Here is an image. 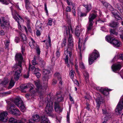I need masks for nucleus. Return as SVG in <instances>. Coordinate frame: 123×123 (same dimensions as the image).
Here are the masks:
<instances>
[{"label": "nucleus", "mask_w": 123, "mask_h": 123, "mask_svg": "<svg viewBox=\"0 0 123 123\" xmlns=\"http://www.w3.org/2000/svg\"><path fill=\"white\" fill-rule=\"evenodd\" d=\"M15 60L18 63L15 64L12 67L13 70L15 72L14 75V79L17 80L19 78L22 69V63L23 58L21 54H17L15 56Z\"/></svg>", "instance_id": "f257e3e1"}, {"label": "nucleus", "mask_w": 123, "mask_h": 123, "mask_svg": "<svg viewBox=\"0 0 123 123\" xmlns=\"http://www.w3.org/2000/svg\"><path fill=\"white\" fill-rule=\"evenodd\" d=\"M40 120L42 123H50L47 118L44 116H42L41 118L38 115L33 116L32 118L29 120V122L27 123H34L35 122H37Z\"/></svg>", "instance_id": "f03ea898"}, {"label": "nucleus", "mask_w": 123, "mask_h": 123, "mask_svg": "<svg viewBox=\"0 0 123 123\" xmlns=\"http://www.w3.org/2000/svg\"><path fill=\"white\" fill-rule=\"evenodd\" d=\"M14 5L12 4V6L10 7L11 10L13 17L15 20L17 22L18 28L20 30L21 28V27L19 23V20H20V19H21V20H22V18L20 15H18L16 11L14 10L13 8L14 7Z\"/></svg>", "instance_id": "7ed1b4c3"}, {"label": "nucleus", "mask_w": 123, "mask_h": 123, "mask_svg": "<svg viewBox=\"0 0 123 123\" xmlns=\"http://www.w3.org/2000/svg\"><path fill=\"white\" fill-rule=\"evenodd\" d=\"M72 29L71 26H68L66 28V34L68 36V39L69 43V46L67 48H72V49L73 50V39L72 35L70 34V33H72Z\"/></svg>", "instance_id": "20e7f679"}, {"label": "nucleus", "mask_w": 123, "mask_h": 123, "mask_svg": "<svg viewBox=\"0 0 123 123\" xmlns=\"http://www.w3.org/2000/svg\"><path fill=\"white\" fill-rule=\"evenodd\" d=\"M35 84L37 87V92L39 94L43 95L45 92L47 88L46 85L42 87L41 86L40 82L39 80H37L34 82Z\"/></svg>", "instance_id": "39448f33"}, {"label": "nucleus", "mask_w": 123, "mask_h": 123, "mask_svg": "<svg viewBox=\"0 0 123 123\" xmlns=\"http://www.w3.org/2000/svg\"><path fill=\"white\" fill-rule=\"evenodd\" d=\"M14 104L9 102L7 107V109L11 113L16 116L20 115V113L19 110L15 109Z\"/></svg>", "instance_id": "423d86ee"}, {"label": "nucleus", "mask_w": 123, "mask_h": 123, "mask_svg": "<svg viewBox=\"0 0 123 123\" xmlns=\"http://www.w3.org/2000/svg\"><path fill=\"white\" fill-rule=\"evenodd\" d=\"M106 41L111 44H112L115 46L119 47L120 45V42L119 41L116 39L114 37L110 35H108L105 37Z\"/></svg>", "instance_id": "0eeeda50"}, {"label": "nucleus", "mask_w": 123, "mask_h": 123, "mask_svg": "<svg viewBox=\"0 0 123 123\" xmlns=\"http://www.w3.org/2000/svg\"><path fill=\"white\" fill-rule=\"evenodd\" d=\"M108 9L112 12V13L116 18L118 20L123 19V17L119 13L117 10L114 9L111 5H109Z\"/></svg>", "instance_id": "6e6552de"}, {"label": "nucleus", "mask_w": 123, "mask_h": 123, "mask_svg": "<svg viewBox=\"0 0 123 123\" xmlns=\"http://www.w3.org/2000/svg\"><path fill=\"white\" fill-rule=\"evenodd\" d=\"M99 56L98 52L96 49H94L88 58L89 63L90 65L92 64L94 61Z\"/></svg>", "instance_id": "1a4fd4ad"}, {"label": "nucleus", "mask_w": 123, "mask_h": 123, "mask_svg": "<svg viewBox=\"0 0 123 123\" xmlns=\"http://www.w3.org/2000/svg\"><path fill=\"white\" fill-rule=\"evenodd\" d=\"M9 19L6 17H2L0 18V24H1L2 28L3 29L8 28L9 26Z\"/></svg>", "instance_id": "9d476101"}, {"label": "nucleus", "mask_w": 123, "mask_h": 123, "mask_svg": "<svg viewBox=\"0 0 123 123\" xmlns=\"http://www.w3.org/2000/svg\"><path fill=\"white\" fill-rule=\"evenodd\" d=\"M53 105L51 102L50 103V102L47 103L45 109V111L46 113L49 116L53 115L52 113L53 111Z\"/></svg>", "instance_id": "9b49d317"}, {"label": "nucleus", "mask_w": 123, "mask_h": 123, "mask_svg": "<svg viewBox=\"0 0 123 123\" xmlns=\"http://www.w3.org/2000/svg\"><path fill=\"white\" fill-rule=\"evenodd\" d=\"M123 108V98L120 100L115 109V111L117 115H120L122 112Z\"/></svg>", "instance_id": "f8f14e48"}, {"label": "nucleus", "mask_w": 123, "mask_h": 123, "mask_svg": "<svg viewBox=\"0 0 123 123\" xmlns=\"http://www.w3.org/2000/svg\"><path fill=\"white\" fill-rule=\"evenodd\" d=\"M31 86H33L32 84L28 85L24 84H22L20 86V90L22 92H25L26 91L25 90V89L26 88H30L29 89L30 92H31L32 93L34 94L35 93V92L34 91L32 92L33 88Z\"/></svg>", "instance_id": "ddd939ff"}, {"label": "nucleus", "mask_w": 123, "mask_h": 123, "mask_svg": "<svg viewBox=\"0 0 123 123\" xmlns=\"http://www.w3.org/2000/svg\"><path fill=\"white\" fill-rule=\"evenodd\" d=\"M72 48H66L64 49V54L66 55L65 59V63H68V53L69 55L71 56V52L73 50L72 49Z\"/></svg>", "instance_id": "4468645a"}, {"label": "nucleus", "mask_w": 123, "mask_h": 123, "mask_svg": "<svg viewBox=\"0 0 123 123\" xmlns=\"http://www.w3.org/2000/svg\"><path fill=\"white\" fill-rule=\"evenodd\" d=\"M121 67V63L120 62L113 64L111 67L112 71L115 73L119 71Z\"/></svg>", "instance_id": "2eb2a0df"}, {"label": "nucleus", "mask_w": 123, "mask_h": 123, "mask_svg": "<svg viewBox=\"0 0 123 123\" xmlns=\"http://www.w3.org/2000/svg\"><path fill=\"white\" fill-rule=\"evenodd\" d=\"M7 112H3L0 114V121L4 122H6L7 120Z\"/></svg>", "instance_id": "dca6fc26"}, {"label": "nucleus", "mask_w": 123, "mask_h": 123, "mask_svg": "<svg viewBox=\"0 0 123 123\" xmlns=\"http://www.w3.org/2000/svg\"><path fill=\"white\" fill-rule=\"evenodd\" d=\"M80 38H79V41L78 48L80 49V51L83 52L85 49V42L82 43H80Z\"/></svg>", "instance_id": "f3484780"}, {"label": "nucleus", "mask_w": 123, "mask_h": 123, "mask_svg": "<svg viewBox=\"0 0 123 123\" xmlns=\"http://www.w3.org/2000/svg\"><path fill=\"white\" fill-rule=\"evenodd\" d=\"M56 96L57 100L58 102H61L63 100L64 98L62 95L61 91L57 92L56 94Z\"/></svg>", "instance_id": "a211bd4d"}, {"label": "nucleus", "mask_w": 123, "mask_h": 123, "mask_svg": "<svg viewBox=\"0 0 123 123\" xmlns=\"http://www.w3.org/2000/svg\"><path fill=\"white\" fill-rule=\"evenodd\" d=\"M43 74L44 75L43 78L45 80L48 81V74L50 72L49 70L47 69H43Z\"/></svg>", "instance_id": "6ab92c4d"}, {"label": "nucleus", "mask_w": 123, "mask_h": 123, "mask_svg": "<svg viewBox=\"0 0 123 123\" xmlns=\"http://www.w3.org/2000/svg\"><path fill=\"white\" fill-rule=\"evenodd\" d=\"M54 76L55 77H56L58 80L60 81L59 82V86H60V87L61 88V87H62V82L61 81L62 78L61 75L59 73L57 72L55 74Z\"/></svg>", "instance_id": "aec40b11"}, {"label": "nucleus", "mask_w": 123, "mask_h": 123, "mask_svg": "<svg viewBox=\"0 0 123 123\" xmlns=\"http://www.w3.org/2000/svg\"><path fill=\"white\" fill-rule=\"evenodd\" d=\"M97 16L96 14L94 13H90L88 17L89 22L94 23L93 20Z\"/></svg>", "instance_id": "412c9836"}, {"label": "nucleus", "mask_w": 123, "mask_h": 123, "mask_svg": "<svg viewBox=\"0 0 123 123\" xmlns=\"http://www.w3.org/2000/svg\"><path fill=\"white\" fill-rule=\"evenodd\" d=\"M99 90L102 93L105 95H108L109 94V91L111 90L107 88L104 89L102 88H100Z\"/></svg>", "instance_id": "4be33fe9"}, {"label": "nucleus", "mask_w": 123, "mask_h": 123, "mask_svg": "<svg viewBox=\"0 0 123 123\" xmlns=\"http://www.w3.org/2000/svg\"><path fill=\"white\" fill-rule=\"evenodd\" d=\"M23 102L21 98H15L14 100V102L18 107L20 106V105Z\"/></svg>", "instance_id": "5701e85b"}, {"label": "nucleus", "mask_w": 123, "mask_h": 123, "mask_svg": "<svg viewBox=\"0 0 123 123\" xmlns=\"http://www.w3.org/2000/svg\"><path fill=\"white\" fill-rule=\"evenodd\" d=\"M102 114L105 115V117H106L108 116L109 117L110 115V114L109 113L108 111H107V107L105 106H104L102 108Z\"/></svg>", "instance_id": "b1692460"}, {"label": "nucleus", "mask_w": 123, "mask_h": 123, "mask_svg": "<svg viewBox=\"0 0 123 123\" xmlns=\"http://www.w3.org/2000/svg\"><path fill=\"white\" fill-rule=\"evenodd\" d=\"M54 108L55 111L58 112V113H60L62 111V110L61 109L58 103L55 102Z\"/></svg>", "instance_id": "393cba45"}, {"label": "nucleus", "mask_w": 123, "mask_h": 123, "mask_svg": "<svg viewBox=\"0 0 123 123\" xmlns=\"http://www.w3.org/2000/svg\"><path fill=\"white\" fill-rule=\"evenodd\" d=\"M8 123H23L22 121L21 120H17L13 117L9 119Z\"/></svg>", "instance_id": "a878e982"}, {"label": "nucleus", "mask_w": 123, "mask_h": 123, "mask_svg": "<svg viewBox=\"0 0 123 123\" xmlns=\"http://www.w3.org/2000/svg\"><path fill=\"white\" fill-rule=\"evenodd\" d=\"M81 31V30L80 28L78 26H77L76 28L75 32V36L77 37L78 38L80 35Z\"/></svg>", "instance_id": "bb28decb"}, {"label": "nucleus", "mask_w": 123, "mask_h": 123, "mask_svg": "<svg viewBox=\"0 0 123 123\" xmlns=\"http://www.w3.org/2000/svg\"><path fill=\"white\" fill-rule=\"evenodd\" d=\"M96 101L98 104H101L102 103H103L104 102L103 98L99 94L96 99Z\"/></svg>", "instance_id": "cd10ccee"}, {"label": "nucleus", "mask_w": 123, "mask_h": 123, "mask_svg": "<svg viewBox=\"0 0 123 123\" xmlns=\"http://www.w3.org/2000/svg\"><path fill=\"white\" fill-rule=\"evenodd\" d=\"M83 74L85 77L86 81L87 83L88 82V74L86 71L85 70L83 71Z\"/></svg>", "instance_id": "c85d7f7f"}, {"label": "nucleus", "mask_w": 123, "mask_h": 123, "mask_svg": "<svg viewBox=\"0 0 123 123\" xmlns=\"http://www.w3.org/2000/svg\"><path fill=\"white\" fill-rule=\"evenodd\" d=\"M9 81V80L7 78H5L0 83V84L3 86H5L8 84Z\"/></svg>", "instance_id": "c756f323"}, {"label": "nucleus", "mask_w": 123, "mask_h": 123, "mask_svg": "<svg viewBox=\"0 0 123 123\" xmlns=\"http://www.w3.org/2000/svg\"><path fill=\"white\" fill-rule=\"evenodd\" d=\"M15 82L14 81L13 79L12 78L10 82L9 85L8 87L9 89L11 88L14 85Z\"/></svg>", "instance_id": "7c9ffc66"}, {"label": "nucleus", "mask_w": 123, "mask_h": 123, "mask_svg": "<svg viewBox=\"0 0 123 123\" xmlns=\"http://www.w3.org/2000/svg\"><path fill=\"white\" fill-rule=\"evenodd\" d=\"M29 45L30 47L32 49L34 48L35 46L36 45V43L35 41L32 38L31 39V41L29 43Z\"/></svg>", "instance_id": "2f4dec72"}, {"label": "nucleus", "mask_w": 123, "mask_h": 123, "mask_svg": "<svg viewBox=\"0 0 123 123\" xmlns=\"http://www.w3.org/2000/svg\"><path fill=\"white\" fill-rule=\"evenodd\" d=\"M83 6L86 9V12L87 13L88 12L92 9V6L91 4L83 5Z\"/></svg>", "instance_id": "473e14b6"}, {"label": "nucleus", "mask_w": 123, "mask_h": 123, "mask_svg": "<svg viewBox=\"0 0 123 123\" xmlns=\"http://www.w3.org/2000/svg\"><path fill=\"white\" fill-rule=\"evenodd\" d=\"M118 23L117 22H113L109 24L110 26L113 28H116L118 26Z\"/></svg>", "instance_id": "72a5a7b5"}, {"label": "nucleus", "mask_w": 123, "mask_h": 123, "mask_svg": "<svg viewBox=\"0 0 123 123\" xmlns=\"http://www.w3.org/2000/svg\"><path fill=\"white\" fill-rule=\"evenodd\" d=\"M20 105V106H18V107L20 108L22 112H24L26 108L23 102Z\"/></svg>", "instance_id": "f704fd0d"}, {"label": "nucleus", "mask_w": 123, "mask_h": 123, "mask_svg": "<svg viewBox=\"0 0 123 123\" xmlns=\"http://www.w3.org/2000/svg\"><path fill=\"white\" fill-rule=\"evenodd\" d=\"M29 70L31 69L32 71L35 72L36 71H39L40 70L38 68H36L34 66H29Z\"/></svg>", "instance_id": "c9c22d12"}, {"label": "nucleus", "mask_w": 123, "mask_h": 123, "mask_svg": "<svg viewBox=\"0 0 123 123\" xmlns=\"http://www.w3.org/2000/svg\"><path fill=\"white\" fill-rule=\"evenodd\" d=\"M39 64L41 67H44L45 66V62L42 59L40 60Z\"/></svg>", "instance_id": "e433bc0d"}, {"label": "nucleus", "mask_w": 123, "mask_h": 123, "mask_svg": "<svg viewBox=\"0 0 123 123\" xmlns=\"http://www.w3.org/2000/svg\"><path fill=\"white\" fill-rule=\"evenodd\" d=\"M110 32L111 35H114L115 36H117L118 35L117 33L116 32L115 30H114L111 29L110 30Z\"/></svg>", "instance_id": "4c0bfd02"}, {"label": "nucleus", "mask_w": 123, "mask_h": 123, "mask_svg": "<svg viewBox=\"0 0 123 123\" xmlns=\"http://www.w3.org/2000/svg\"><path fill=\"white\" fill-rule=\"evenodd\" d=\"M117 57L118 59H120L123 61V54H118L117 56H116L114 58V59Z\"/></svg>", "instance_id": "58836bf2"}, {"label": "nucleus", "mask_w": 123, "mask_h": 123, "mask_svg": "<svg viewBox=\"0 0 123 123\" xmlns=\"http://www.w3.org/2000/svg\"><path fill=\"white\" fill-rule=\"evenodd\" d=\"M93 23H92L91 22H88L89 26L87 28V31H88L90 30L92 28V26L93 25Z\"/></svg>", "instance_id": "ea45409f"}, {"label": "nucleus", "mask_w": 123, "mask_h": 123, "mask_svg": "<svg viewBox=\"0 0 123 123\" xmlns=\"http://www.w3.org/2000/svg\"><path fill=\"white\" fill-rule=\"evenodd\" d=\"M25 7L26 9H28L29 8V5L30 4L29 0H25Z\"/></svg>", "instance_id": "a19ab883"}, {"label": "nucleus", "mask_w": 123, "mask_h": 123, "mask_svg": "<svg viewBox=\"0 0 123 123\" xmlns=\"http://www.w3.org/2000/svg\"><path fill=\"white\" fill-rule=\"evenodd\" d=\"M66 37H64L62 40V47L65 46L66 45Z\"/></svg>", "instance_id": "79ce46f5"}, {"label": "nucleus", "mask_w": 123, "mask_h": 123, "mask_svg": "<svg viewBox=\"0 0 123 123\" xmlns=\"http://www.w3.org/2000/svg\"><path fill=\"white\" fill-rule=\"evenodd\" d=\"M52 19L51 18H49L48 19L47 25L51 26L52 25Z\"/></svg>", "instance_id": "37998d69"}, {"label": "nucleus", "mask_w": 123, "mask_h": 123, "mask_svg": "<svg viewBox=\"0 0 123 123\" xmlns=\"http://www.w3.org/2000/svg\"><path fill=\"white\" fill-rule=\"evenodd\" d=\"M11 93L10 91L3 92L1 93V95L2 96H6L10 94Z\"/></svg>", "instance_id": "c03bdc74"}, {"label": "nucleus", "mask_w": 123, "mask_h": 123, "mask_svg": "<svg viewBox=\"0 0 123 123\" xmlns=\"http://www.w3.org/2000/svg\"><path fill=\"white\" fill-rule=\"evenodd\" d=\"M20 35L22 40L23 41L26 40V38L25 35L22 33H20Z\"/></svg>", "instance_id": "a18cd8bd"}, {"label": "nucleus", "mask_w": 123, "mask_h": 123, "mask_svg": "<svg viewBox=\"0 0 123 123\" xmlns=\"http://www.w3.org/2000/svg\"><path fill=\"white\" fill-rule=\"evenodd\" d=\"M74 72L73 69H72L70 72L69 75L71 78H72L74 76Z\"/></svg>", "instance_id": "49530a36"}, {"label": "nucleus", "mask_w": 123, "mask_h": 123, "mask_svg": "<svg viewBox=\"0 0 123 123\" xmlns=\"http://www.w3.org/2000/svg\"><path fill=\"white\" fill-rule=\"evenodd\" d=\"M80 67L82 69L84 70L85 69V67L82 62H80L79 64Z\"/></svg>", "instance_id": "de8ad7c7"}, {"label": "nucleus", "mask_w": 123, "mask_h": 123, "mask_svg": "<svg viewBox=\"0 0 123 123\" xmlns=\"http://www.w3.org/2000/svg\"><path fill=\"white\" fill-rule=\"evenodd\" d=\"M102 3L104 6L105 7L107 8L109 7V5H110V4H109L105 1H102Z\"/></svg>", "instance_id": "09e8293b"}, {"label": "nucleus", "mask_w": 123, "mask_h": 123, "mask_svg": "<svg viewBox=\"0 0 123 123\" xmlns=\"http://www.w3.org/2000/svg\"><path fill=\"white\" fill-rule=\"evenodd\" d=\"M25 19L26 21L27 24H30V20L29 18H28L27 16H25Z\"/></svg>", "instance_id": "8fccbe9b"}, {"label": "nucleus", "mask_w": 123, "mask_h": 123, "mask_svg": "<svg viewBox=\"0 0 123 123\" xmlns=\"http://www.w3.org/2000/svg\"><path fill=\"white\" fill-rule=\"evenodd\" d=\"M25 48L24 45H22L21 47V52L23 54H24V52L25 51Z\"/></svg>", "instance_id": "3c124183"}, {"label": "nucleus", "mask_w": 123, "mask_h": 123, "mask_svg": "<svg viewBox=\"0 0 123 123\" xmlns=\"http://www.w3.org/2000/svg\"><path fill=\"white\" fill-rule=\"evenodd\" d=\"M10 42L9 41H7L6 43H5V45L6 46V49H8L9 46V43Z\"/></svg>", "instance_id": "603ef678"}, {"label": "nucleus", "mask_w": 123, "mask_h": 123, "mask_svg": "<svg viewBox=\"0 0 123 123\" xmlns=\"http://www.w3.org/2000/svg\"><path fill=\"white\" fill-rule=\"evenodd\" d=\"M87 13L86 12V13H83L82 12H81L80 13V16L81 17L86 16Z\"/></svg>", "instance_id": "864d4df0"}, {"label": "nucleus", "mask_w": 123, "mask_h": 123, "mask_svg": "<svg viewBox=\"0 0 123 123\" xmlns=\"http://www.w3.org/2000/svg\"><path fill=\"white\" fill-rule=\"evenodd\" d=\"M56 56L58 57H59L60 55V53L59 49H58L56 53Z\"/></svg>", "instance_id": "5fc2aeb1"}, {"label": "nucleus", "mask_w": 123, "mask_h": 123, "mask_svg": "<svg viewBox=\"0 0 123 123\" xmlns=\"http://www.w3.org/2000/svg\"><path fill=\"white\" fill-rule=\"evenodd\" d=\"M72 13H73L74 15L75 16H76V12L75 8L74 7H73L72 8Z\"/></svg>", "instance_id": "6e6d98bb"}, {"label": "nucleus", "mask_w": 123, "mask_h": 123, "mask_svg": "<svg viewBox=\"0 0 123 123\" xmlns=\"http://www.w3.org/2000/svg\"><path fill=\"white\" fill-rule=\"evenodd\" d=\"M32 64L34 65H36L37 64V63L36 62L35 56L34 57L33 60L32 61Z\"/></svg>", "instance_id": "4d7b16f0"}, {"label": "nucleus", "mask_w": 123, "mask_h": 123, "mask_svg": "<svg viewBox=\"0 0 123 123\" xmlns=\"http://www.w3.org/2000/svg\"><path fill=\"white\" fill-rule=\"evenodd\" d=\"M48 40H47V42H48V43L49 44L50 47L51 46V39L50 37L49 36H48Z\"/></svg>", "instance_id": "13d9d810"}, {"label": "nucleus", "mask_w": 123, "mask_h": 123, "mask_svg": "<svg viewBox=\"0 0 123 123\" xmlns=\"http://www.w3.org/2000/svg\"><path fill=\"white\" fill-rule=\"evenodd\" d=\"M14 41L15 42L18 43L20 41V39L18 37H16L15 38Z\"/></svg>", "instance_id": "bf43d9fd"}, {"label": "nucleus", "mask_w": 123, "mask_h": 123, "mask_svg": "<svg viewBox=\"0 0 123 123\" xmlns=\"http://www.w3.org/2000/svg\"><path fill=\"white\" fill-rule=\"evenodd\" d=\"M36 75L37 77L38 78H39L41 76L39 72L37 73H34Z\"/></svg>", "instance_id": "052dcab7"}, {"label": "nucleus", "mask_w": 123, "mask_h": 123, "mask_svg": "<svg viewBox=\"0 0 123 123\" xmlns=\"http://www.w3.org/2000/svg\"><path fill=\"white\" fill-rule=\"evenodd\" d=\"M105 118L104 119V121L102 123H106V122L107 121L109 118V117L107 116L106 117H104Z\"/></svg>", "instance_id": "680f3d73"}, {"label": "nucleus", "mask_w": 123, "mask_h": 123, "mask_svg": "<svg viewBox=\"0 0 123 123\" xmlns=\"http://www.w3.org/2000/svg\"><path fill=\"white\" fill-rule=\"evenodd\" d=\"M36 50L37 52V53L38 54V55H40V50L39 48L38 47L36 49Z\"/></svg>", "instance_id": "e2e57ef3"}, {"label": "nucleus", "mask_w": 123, "mask_h": 123, "mask_svg": "<svg viewBox=\"0 0 123 123\" xmlns=\"http://www.w3.org/2000/svg\"><path fill=\"white\" fill-rule=\"evenodd\" d=\"M71 11V8L70 7L68 6L66 8V11L67 12H69Z\"/></svg>", "instance_id": "0e129e2a"}, {"label": "nucleus", "mask_w": 123, "mask_h": 123, "mask_svg": "<svg viewBox=\"0 0 123 123\" xmlns=\"http://www.w3.org/2000/svg\"><path fill=\"white\" fill-rule=\"evenodd\" d=\"M27 27L28 31L30 32L31 31V30L30 26L29 24H27Z\"/></svg>", "instance_id": "69168bd1"}, {"label": "nucleus", "mask_w": 123, "mask_h": 123, "mask_svg": "<svg viewBox=\"0 0 123 123\" xmlns=\"http://www.w3.org/2000/svg\"><path fill=\"white\" fill-rule=\"evenodd\" d=\"M117 8L120 11V12H122V11H123L121 10V9H122V7L120 5H119V6L117 7Z\"/></svg>", "instance_id": "338daca9"}, {"label": "nucleus", "mask_w": 123, "mask_h": 123, "mask_svg": "<svg viewBox=\"0 0 123 123\" xmlns=\"http://www.w3.org/2000/svg\"><path fill=\"white\" fill-rule=\"evenodd\" d=\"M86 108L88 110H90V105L88 103H86Z\"/></svg>", "instance_id": "774afa93"}]
</instances>
